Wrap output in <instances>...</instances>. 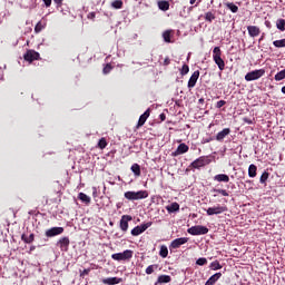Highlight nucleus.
<instances>
[{
	"label": "nucleus",
	"instance_id": "obj_54",
	"mask_svg": "<svg viewBox=\"0 0 285 285\" xmlns=\"http://www.w3.org/2000/svg\"><path fill=\"white\" fill-rule=\"evenodd\" d=\"M160 117H161V120H163V121H164V119H166V116H164V115H161Z\"/></svg>",
	"mask_w": 285,
	"mask_h": 285
},
{
	"label": "nucleus",
	"instance_id": "obj_20",
	"mask_svg": "<svg viewBox=\"0 0 285 285\" xmlns=\"http://www.w3.org/2000/svg\"><path fill=\"white\" fill-rule=\"evenodd\" d=\"M46 26H48V22L43 19L40 20L35 27L36 35H39V32H41V30H43Z\"/></svg>",
	"mask_w": 285,
	"mask_h": 285
},
{
	"label": "nucleus",
	"instance_id": "obj_15",
	"mask_svg": "<svg viewBox=\"0 0 285 285\" xmlns=\"http://www.w3.org/2000/svg\"><path fill=\"white\" fill-rule=\"evenodd\" d=\"M197 79H199V71H194V73L191 75V77L188 80V88H195L196 83H197Z\"/></svg>",
	"mask_w": 285,
	"mask_h": 285
},
{
	"label": "nucleus",
	"instance_id": "obj_10",
	"mask_svg": "<svg viewBox=\"0 0 285 285\" xmlns=\"http://www.w3.org/2000/svg\"><path fill=\"white\" fill-rule=\"evenodd\" d=\"M37 59H39V52L35 50H29L24 55V61H29L30 63H32V61H37Z\"/></svg>",
	"mask_w": 285,
	"mask_h": 285
},
{
	"label": "nucleus",
	"instance_id": "obj_24",
	"mask_svg": "<svg viewBox=\"0 0 285 285\" xmlns=\"http://www.w3.org/2000/svg\"><path fill=\"white\" fill-rule=\"evenodd\" d=\"M131 171L134 173V175L136 177H140L141 176V167L139 166V164H134L131 166Z\"/></svg>",
	"mask_w": 285,
	"mask_h": 285
},
{
	"label": "nucleus",
	"instance_id": "obj_12",
	"mask_svg": "<svg viewBox=\"0 0 285 285\" xmlns=\"http://www.w3.org/2000/svg\"><path fill=\"white\" fill-rule=\"evenodd\" d=\"M57 246L65 253L68 250V246H70V238L68 237H62L58 240Z\"/></svg>",
	"mask_w": 285,
	"mask_h": 285
},
{
	"label": "nucleus",
	"instance_id": "obj_7",
	"mask_svg": "<svg viewBox=\"0 0 285 285\" xmlns=\"http://www.w3.org/2000/svg\"><path fill=\"white\" fill-rule=\"evenodd\" d=\"M226 210H227V208L225 206L217 205L214 207H209L206 210V213H207V215L213 216V215H222V213H226Z\"/></svg>",
	"mask_w": 285,
	"mask_h": 285
},
{
	"label": "nucleus",
	"instance_id": "obj_41",
	"mask_svg": "<svg viewBox=\"0 0 285 285\" xmlns=\"http://www.w3.org/2000/svg\"><path fill=\"white\" fill-rule=\"evenodd\" d=\"M99 148L104 149L106 146H108V142H106L105 138H101L98 142Z\"/></svg>",
	"mask_w": 285,
	"mask_h": 285
},
{
	"label": "nucleus",
	"instance_id": "obj_6",
	"mask_svg": "<svg viewBox=\"0 0 285 285\" xmlns=\"http://www.w3.org/2000/svg\"><path fill=\"white\" fill-rule=\"evenodd\" d=\"M153 226V222H148L146 224H142L140 226H136L134 229H131V235L134 237H137L141 235V233H145V230H148Z\"/></svg>",
	"mask_w": 285,
	"mask_h": 285
},
{
	"label": "nucleus",
	"instance_id": "obj_49",
	"mask_svg": "<svg viewBox=\"0 0 285 285\" xmlns=\"http://www.w3.org/2000/svg\"><path fill=\"white\" fill-rule=\"evenodd\" d=\"M55 3H57V6H61V3L63 2V0H53Z\"/></svg>",
	"mask_w": 285,
	"mask_h": 285
},
{
	"label": "nucleus",
	"instance_id": "obj_40",
	"mask_svg": "<svg viewBox=\"0 0 285 285\" xmlns=\"http://www.w3.org/2000/svg\"><path fill=\"white\" fill-rule=\"evenodd\" d=\"M189 71H190V68L188 67V65H184L181 67L180 75H188Z\"/></svg>",
	"mask_w": 285,
	"mask_h": 285
},
{
	"label": "nucleus",
	"instance_id": "obj_50",
	"mask_svg": "<svg viewBox=\"0 0 285 285\" xmlns=\"http://www.w3.org/2000/svg\"><path fill=\"white\" fill-rule=\"evenodd\" d=\"M197 0H190L189 3L193 6Z\"/></svg>",
	"mask_w": 285,
	"mask_h": 285
},
{
	"label": "nucleus",
	"instance_id": "obj_25",
	"mask_svg": "<svg viewBox=\"0 0 285 285\" xmlns=\"http://www.w3.org/2000/svg\"><path fill=\"white\" fill-rule=\"evenodd\" d=\"M158 8H159V10H163L164 12H166V10H169L170 3L168 1H164V0L159 1Z\"/></svg>",
	"mask_w": 285,
	"mask_h": 285
},
{
	"label": "nucleus",
	"instance_id": "obj_31",
	"mask_svg": "<svg viewBox=\"0 0 285 285\" xmlns=\"http://www.w3.org/2000/svg\"><path fill=\"white\" fill-rule=\"evenodd\" d=\"M171 32H173L171 30H166V31H164L163 38H164V41H165L166 43H170V33H171Z\"/></svg>",
	"mask_w": 285,
	"mask_h": 285
},
{
	"label": "nucleus",
	"instance_id": "obj_45",
	"mask_svg": "<svg viewBox=\"0 0 285 285\" xmlns=\"http://www.w3.org/2000/svg\"><path fill=\"white\" fill-rule=\"evenodd\" d=\"M223 106H226V100H219V101L216 104V108H223Z\"/></svg>",
	"mask_w": 285,
	"mask_h": 285
},
{
	"label": "nucleus",
	"instance_id": "obj_26",
	"mask_svg": "<svg viewBox=\"0 0 285 285\" xmlns=\"http://www.w3.org/2000/svg\"><path fill=\"white\" fill-rule=\"evenodd\" d=\"M78 199H80L82 204H90V196L86 195L85 193H79Z\"/></svg>",
	"mask_w": 285,
	"mask_h": 285
},
{
	"label": "nucleus",
	"instance_id": "obj_1",
	"mask_svg": "<svg viewBox=\"0 0 285 285\" xmlns=\"http://www.w3.org/2000/svg\"><path fill=\"white\" fill-rule=\"evenodd\" d=\"M148 197L147 190H139V191H126L125 199L129 202H137L139 199H146Z\"/></svg>",
	"mask_w": 285,
	"mask_h": 285
},
{
	"label": "nucleus",
	"instance_id": "obj_47",
	"mask_svg": "<svg viewBox=\"0 0 285 285\" xmlns=\"http://www.w3.org/2000/svg\"><path fill=\"white\" fill-rule=\"evenodd\" d=\"M43 3L47 8H50V6H52V0H43Z\"/></svg>",
	"mask_w": 285,
	"mask_h": 285
},
{
	"label": "nucleus",
	"instance_id": "obj_52",
	"mask_svg": "<svg viewBox=\"0 0 285 285\" xmlns=\"http://www.w3.org/2000/svg\"><path fill=\"white\" fill-rule=\"evenodd\" d=\"M89 17H91V19H94V17H95V13H89Z\"/></svg>",
	"mask_w": 285,
	"mask_h": 285
},
{
	"label": "nucleus",
	"instance_id": "obj_51",
	"mask_svg": "<svg viewBox=\"0 0 285 285\" xmlns=\"http://www.w3.org/2000/svg\"><path fill=\"white\" fill-rule=\"evenodd\" d=\"M282 92H283V95H285V86L284 87H282Z\"/></svg>",
	"mask_w": 285,
	"mask_h": 285
},
{
	"label": "nucleus",
	"instance_id": "obj_14",
	"mask_svg": "<svg viewBox=\"0 0 285 285\" xmlns=\"http://www.w3.org/2000/svg\"><path fill=\"white\" fill-rule=\"evenodd\" d=\"M187 237L176 238L171 242V248H179V246H184V244H187Z\"/></svg>",
	"mask_w": 285,
	"mask_h": 285
},
{
	"label": "nucleus",
	"instance_id": "obj_13",
	"mask_svg": "<svg viewBox=\"0 0 285 285\" xmlns=\"http://www.w3.org/2000/svg\"><path fill=\"white\" fill-rule=\"evenodd\" d=\"M150 117V109H147L140 117L137 124V128H141L146 124L147 119Z\"/></svg>",
	"mask_w": 285,
	"mask_h": 285
},
{
	"label": "nucleus",
	"instance_id": "obj_9",
	"mask_svg": "<svg viewBox=\"0 0 285 285\" xmlns=\"http://www.w3.org/2000/svg\"><path fill=\"white\" fill-rule=\"evenodd\" d=\"M208 159L206 157H199L198 159L194 160L191 163V168H204V166H207Z\"/></svg>",
	"mask_w": 285,
	"mask_h": 285
},
{
	"label": "nucleus",
	"instance_id": "obj_42",
	"mask_svg": "<svg viewBox=\"0 0 285 285\" xmlns=\"http://www.w3.org/2000/svg\"><path fill=\"white\" fill-rule=\"evenodd\" d=\"M26 244H32L35 242V234H30L28 238H24Z\"/></svg>",
	"mask_w": 285,
	"mask_h": 285
},
{
	"label": "nucleus",
	"instance_id": "obj_35",
	"mask_svg": "<svg viewBox=\"0 0 285 285\" xmlns=\"http://www.w3.org/2000/svg\"><path fill=\"white\" fill-rule=\"evenodd\" d=\"M160 257H168V247L161 246L159 252Z\"/></svg>",
	"mask_w": 285,
	"mask_h": 285
},
{
	"label": "nucleus",
	"instance_id": "obj_46",
	"mask_svg": "<svg viewBox=\"0 0 285 285\" xmlns=\"http://www.w3.org/2000/svg\"><path fill=\"white\" fill-rule=\"evenodd\" d=\"M89 273H90V268L83 269L82 272H80V277H85V275H88Z\"/></svg>",
	"mask_w": 285,
	"mask_h": 285
},
{
	"label": "nucleus",
	"instance_id": "obj_2",
	"mask_svg": "<svg viewBox=\"0 0 285 285\" xmlns=\"http://www.w3.org/2000/svg\"><path fill=\"white\" fill-rule=\"evenodd\" d=\"M213 59L215 63L218 66L219 70H224V68H226V63L224 62V59H222V49H219V47L214 48Z\"/></svg>",
	"mask_w": 285,
	"mask_h": 285
},
{
	"label": "nucleus",
	"instance_id": "obj_29",
	"mask_svg": "<svg viewBox=\"0 0 285 285\" xmlns=\"http://www.w3.org/2000/svg\"><path fill=\"white\" fill-rule=\"evenodd\" d=\"M166 210L169 213H177L179 210V205L177 203H173L171 205L166 207Z\"/></svg>",
	"mask_w": 285,
	"mask_h": 285
},
{
	"label": "nucleus",
	"instance_id": "obj_44",
	"mask_svg": "<svg viewBox=\"0 0 285 285\" xmlns=\"http://www.w3.org/2000/svg\"><path fill=\"white\" fill-rule=\"evenodd\" d=\"M266 179H268V173H264V174L261 176V184H265V183H266Z\"/></svg>",
	"mask_w": 285,
	"mask_h": 285
},
{
	"label": "nucleus",
	"instance_id": "obj_27",
	"mask_svg": "<svg viewBox=\"0 0 285 285\" xmlns=\"http://www.w3.org/2000/svg\"><path fill=\"white\" fill-rule=\"evenodd\" d=\"M226 8H228V10H230V12H239V7H237L235 3L233 2H227L225 3Z\"/></svg>",
	"mask_w": 285,
	"mask_h": 285
},
{
	"label": "nucleus",
	"instance_id": "obj_38",
	"mask_svg": "<svg viewBox=\"0 0 285 285\" xmlns=\"http://www.w3.org/2000/svg\"><path fill=\"white\" fill-rule=\"evenodd\" d=\"M196 264L198 266H205V264H208V261L205 257H200L196 261Z\"/></svg>",
	"mask_w": 285,
	"mask_h": 285
},
{
	"label": "nucleus",
	"instance_id": "obj_5",
	"mask_svg": "<svg viewBox=\"0 0 285 285\" xmlns=\"http://www.w3.org/2000/svg\"><path fill=\"white\" fill-rule=\"evenodd\" d=\"M189 235H207L208 228L206 226L196 225L187 229Z\"/></svg>",
	"mask_w": 285,
	"mask_h": 285
},
{
	"label": "nucleus",
	"instance_id": "obj_53",
	"mask_svg": "<svg viewBox=\"0 0 285 285\" xmlns=\"http://www.w3.org/2000/svg\"><path fill=\"white\" fill-rule=\"evenodd\" d=\"M199 104H204V98H200V99H199Z\"/></svg>",
	"mask_w": 285,
	"mask_h": 285
},
{
	"label": "nucleus",
	"instance_id": "obj_17",
	"mask_svg": "<svg viewBox=\"0 0 285 285\" xmlns=\"http://www.w3.org/2000/svg\"><path fill=\"white\" fill-rule=\"evenodd\" d=\"M222 278V273H216L214 275H212L207 282L205 283V285H215L217 284V282H219V279Z\"/></svg>",
	"mask_w": 285,
	"mask_h": 285
},
{
	"label": "nucleus",
	"instance_id": "obj_22",
	"mask_svg": "<svg viewBox=\"0 0 285 285\" xmlns=\"http://www.w3.org/2000/svg\"><path fill=\"white\" fill-rule=\"evenodd\" d=\"M120 282H121V278H117V277H109V278L102 279V284H108V285L119 284Z\"/></svg>",
	"mask_w": 285,
	"mask_h": 285
},
{
	"label": "nucleus",
	"instance_id": "obj_30",
	"mask_svg": "<svg viewBox=\"0 0 285 285\" xmlns=\"http://www.w3.org/2000/svg\"><path fill=\"white\" fill-rule=\"evenodd\" d=\"M276 28L278 30H281V32H284V30H285V20L284 19H278L276 21Z\"/></svg>",
	"mask_w": 285,
	"mask_h": 285
},
{
	"label": "nucleus",
	"instance_id": "obj_37",
	"mask_svg": "<svg viewBox=\"0 0 285 285\" xmlns=\"http://www.w3.org/2000/svg\"><path fill=\"white\" fill-rule=\"evenodd\" d=\"M155 268H157V265H149V266L146 268V274H147V275H153V273H155Z\"/></svg>",
	"mask_w": 285,
	"mask_h": 285
},
{
	"label": "nucleus",
	"instance_id": "obj_3",
	"mask_svg": "<svg viewBox=\"0 0 285 285\" xmlns=\"http://www.w3.org/2000/svg\"><path fill=\"white\" fill-rule=\"evenodd\" d=\"M266 75V70L264 69H256L254 71L247 72L245 76L246 81H257V79H262Z\"/></svg>",
	"mask_w": 285,
	"mask_h": 285
},
{
	"label": "nucleus",
	"instance_id": "obj_21",
	"mask_svg": "<svg viewBox=\"0 0 285 285\" xmlns=\"http://www.w3.org/2000/svg\"><path fill=\"white\" fill-rule=\"evenodd\" d=\"M215 181H224L225 184H228L230 181V177L226 174H218L214 177Z\"/></svg>",
	"mask_w": 285,
	"mask_h": 285
},
{
	"label": "nucleus",
	"instance_id": "obj_36",
	"mask_svg": "<svg viewBox=\"0 0 285 285\" xmlns=\"http://www.w3.org/2000/svg\"><path fill=\"white\" fill-rule=\"evenodd\" d=\"M214 193H218V195H223V197H228V191L226 189H213Z\"/></svg>",
	"mask_w": 285,
	"mask_h": 285
},
{
	"label": "nucleus",
	"instance_id": "obj_23",
	"mask_svg": "<svg viewBox=\"0 0 285 285\" xmlns=\"http://www.w3.org/2000/svg\"><path fill=\"white\" fill-rule=\"evenodd\" d=\"M171 279L170 275H160L158 276L157 282L158 284H170Z\"/></svg>",
	"mask_w": 285,
	"mask_h": 285
},
{
	"label": "nucleus",
	"instance_id": "obj_34",
	"mask_svg": "<svg viewBox=\"0 0 285 285\" xmlns=\"http://www.w3.org/2000/svg\"><path fill=\"white\" fill-rule=\"evenodd\" d=\"M273 45L275 46V48H285V39L276 40L273 42Z\"/></svg>",
	"mask_w": 285,
	"mask_h": 285
},
{
	"label": "nucleus",
	"instance_id": "obj_18",
	"mask_svg": "<svg viewBox=\"0 0 285 285\" xmlns=\"http://www.w3.org/2000/svg\"><path fill=\"white\" fill-rule=\"evenodd\" d=\"M247 30H248L249 37H253V38L259 37V32H262L259 30V27H257V26H248Z\"/></svg>",
	"mask_w": 285,
	"mask_h": 285
},
{
	"label": "nucleus",
	"instance_id": "obj_43",
	"mask_svg": "<svg viewBox=\"0 0 285 285\" xmlns=\"http://www.w3.org/2000/svg\"><path fill=\"white\" fill-rule=\"evenodd\" d=\"M110 70H112V66L106 65V67L104 68L102 72H104V75H108V72H110Z\"/></svg>",
	"mask_w": 285,
	"mask_h": 285
},
{
	"label": "nucleus",
	"instance_id": "obj_55",
	"mask_svg": "<svg viewBox=\"0 0 285 285\" xmlns=\"http://www.w3.org/2000/svg\"><path fill=\"white\" fill-rule=\"evenodd\" d=\"M94 193H97V188L96 187H94Z\"/></svg>",
	"mask_w": 285,
	"mask_h": 285
},
{
	"label": "nucleus",
	"instance_id": "obj_16",
	"mask_svg": "<svg viewBox=\"0 0 285 285\" xmlns=\"http://www.w3.org/2000/svg\"><path fill=\"white\" fill-rule=\"evenodd\" d=\"M188 150H189L188 145L183 142L177 147L176 151L174 153V156L177 157V155H184L188 153Z\"/></svg>",
	"mask_w": 285,
	"mask_h": 285
},
{
	"label": "nucleus",
	"instance_id": "obj_39",
	"mask_svg": "<svg viewBox=\"0 0 285 285\" xmlns=\"http://www.w3.org/2000/svg\"><path fill=\"white\" fill-rule=\"evenodd\" d=\"M205 19H206V21H214V19H215V14L213 13V12H207L206 14H205Z\"/></svg>",
	"mask_w": 285,
	"mask_h": 285
},
{
	"label": "nucleus",
	"instance_id": "obj_8",
	"mask_svg": "<svg viewBox=\"0 0 285 285\" xmlns=\"http://www.w3.org/2000/svg\"><path fill=\"white\" fill-rule=\"evenodd\" d=\"M63 234V227H52L46 230V237H57Z\"/></svg>",
	"mask_w": 285,
	"mask_h": 285
},
{
	"label": "nucleus",
	"instance_id": "obj_48",
	"mask_svg": "<svg viewBox=\"0 0 285 285\" xmlns=\"http://www.w3.org/2000/svg\"><path fill=\"white\" fill-rule=\"evenodd\" d=\"M164 66H170V58H165Z\"/></svg>",
	"mask_w": 285,
	"mask_h": 285
},
{
	"label": "nucleus",
	"instance_id": "obj_33",
	"mask_svg": "<svg viewBox=\"0 0 285 285\" xmlns=\"http://www.w3.org/2000/svg\"><path fill=\"white\" fill-rule=\"evenodd\" d=\"M209 268H210L212 271H220L222 265L219 264V262L215 261V262H213V263L210 264Z\"/></svg>",
	"mask_w": 285,
	"mask_h": 285
},
{
	"label": "nucleus",
	"instance_id": "obj_19",
	"mask_svg": "<svg viewBox=\"0 0 285 285\" xmlns=\"http://www.w3.org/2000/svg\"><path fill=\"white\" fill-rule=\"evenodd\" d=\"M228 135H230V128H225L216 135V140L223 141V139L228 137Z\"/></svg>",
	"mask_w": 285,
	"mask_h": 285
},
{
	"label": "nucleus",
	"instance_id": "obj_4",
	"mask_svg": "<svg viewBox=\"0 0 285 285\" xmlns=\"http://www.w3.org/2000/svg\"><path fill=\"white\" fill-rule=\"evenodd\" d=\"M132 258V250L126 249L122 253H117L111 255V259H115L116 262H126V259Z\"/></svg>",
	"mask_w": 285,
	"mask_h": 285
},
{
	"label": "nucleus",
	"instance_id": "obj_11",
	"mask_svg": "<svg viewBox=\"0 0 285 285\" xmlns=\"http://www.w3.org/2000/svg\"><path fill=\"white\" fill-rule=\"evenodd\" d=\"M132 222V216L124 215L120 219V229L126 233L128 230V223Z\"/></svg>",
	"mask_w": 285,
	"mask_h": 285
},
{
	"label": "nucleus",
	"instance_id": "obj_28",
	"mask_svg": "<svg viewBox=\"0 0 285 285\" xmlns=\"http://www.w3.org/2000/svg\"><path fill=\"white\" fill-rule=\"evenodd\" d=\"M248 176H249V177H257V166H255V165H249V168H248Z\"/></svg>",
	"mask_w": 285,
	"mask_h": 285
},
{
	"label": "nucleus",
	"instance_id": "obj_32",
	"mask_svg": "<svg viewBox=\"0 0 285 285\" xmlns=\"http://www.w3.org/2000/svg\"><path fill=\"white\" fill-rule=\"evenodd\" d=\"M112 8H115L116 10H120V8L124 7V1L121 0H116L111 3Z\"/></svg>",
	"mask_w": 285,
	"mask_h": 285
}]
</instances>
